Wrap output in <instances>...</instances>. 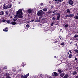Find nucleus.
<instances>
[{"mask_svg": "<svg viewBox=\"0 0 78 78\" xmlns=\"http://www.w3.org/2000/svg\"><path fill=\"white\" fill-rule=\"evenodd\" d=\"M15 18H22L23 16H22V10L21 9L19 10L16 12V16L15 17Z\"/></svg>", "mask_w": 78, "mask_h": 78, "instance_id": "f257e3e1", "label": "nucleus"}, {"mask_svg": "<svg viewBox=\"0 0 78 78\" xmlns=\"http://www.w3.org/2000/svg\"><path fill=\"white\" fill-rule=\"evenodd\" d=\"M44 14V12L42 10H40L37 13V15L38 16H40L39 18V20H41V19L43 17V14Z\"/></svg>", "mask_w": 78, "mask_h": 78, "instance_id": "f03ea898", "label": "nucleus"}, {"mask_svg": "<svg viewBox=\"0 0 78 78\" xmlns=\"http://www.w3.org/2000/svg\"><path fill=\"white\" fill-rule=\"evenodd\" d=\"M57 16V18H56V20H60V17H61V14L60 13H54V15H56Z\"/></svg>", "mask_w": 78, "mask_h": 78, "instance_id": "7ed1b4c3", "label": "nucleus"}, {"mask_svg": "<svg viewBox=\"0 0 78 78\" xmlns=\"http://www.w3.org/2000/svg\"><path fill=\"white\" fill-rule=\"evenodd\" d=\"M29 75H30V74L29 73H28L27 74L24 75V76L23 75H22L21 76V78H28V76H29Z\"/></svg>", "mask_w": 78, "mask_h": 78, "instance_id": "20e7f679", "label": "nucleus"}, {"mask_svg": "<svg viewBox=\"0 0 78 78\" xmlns=\"http://www.w3.org/2000/svg\"><path fill=\"white\" fill-rule=\"evenodd\" d=\"M52 75L53 76H57L59 75V74L56 72H54L53 73H52Z\"/></svg>", "mask_w": 78, "mask_h": 78, "instance_id": "39448f33", "label": "nucleus"}, {"mask_svg": "<svg viewBox=\"0 0 78 78\" xmlns=\"http://www.w3.org/2000/svg\"><path fill=\"white\" fill-rule=\"evenodd\" d=\"M33 10L32 9H29L27 11V12L29 14H31V13H32V12H33Z\"/></svg>", "mask_w": 78, "mask_h": 78, "instance_id": "423d86ee", "label": "nucleus"}, {"mask_svg": "<svg viewBox=\"0 0 78 78\" xmlns=\"http://www.w3.org/2000/svg\"><path fill=\"white\" fill-rule=\"evenodd\" d=\"M10 74L9 73H6L5 74L6 78H11V77L10 76Z\"/></svg>", "mask_w": 78, "mask_h": 78, "instance_id": "0eeeda50", "label": "nucleus"}, {"mask_svg": "<svg viewBox=\"0 0 78 78\" xmlns=\"http://www.w3.org/2000/svg\"><path fill=\"white\" fill-rule=\"evenodd\" d=\"M68 3L70 5H72L73 4V1L72 0H70L69 1Z\"/></svg>", "mask_w": 78, "mask_h": 78, "instance_id": "6e6552de", "label": "nucleus"}, {"mask_svg": "<svg viewBox=\"0 0 78 78\" xmlns=\"http://www.w3.org/2000/svg\"><path fill=\"white\" fill-rule=\"evenodd\" d=\"M4 6L3 7V9H8V7L6 5L5 6V4L3 5Z\"/></svg>", "mask_w": 78, "mask_h": 78, "instance_id": "1a4fd4ad", "label": "nucleus"}, {"mask_svg": "<svg viewBox=\"0 0 78 78\" xmlns=\"http://www.w3.org/2000/svg\"><path fill=\"white\" fill-rule=\"evenodd\" d=\"M64 75H65V73H62L60 74V76L62 78V77H63L64 76Z\"/></svg>", "mask_w": 78, "mask_h": 78, "instance_id": "9d476101", "label": "nucleus"}, {"mask_svg": "<svg viewBox=\"0 0 78 78\" xmlns=\"http://www.w3.org/2000/svg\"><path fill=\"white\" fill-rule=\"evenodd\" d=\"M10 24H11V25H16V23L15 21L12 22L10 23Z\"/></svg>", "mask_w": 78, "mask_h": 78, "instance_id": "9b49d317", "label": "nucleus"}, {"mask_svg": "<svg viewBox=\"0 0 78 78\" xmlns=\"http://www.w3.org/2000/svg\"><path fill=\"white\" fill-rule=\"evenodd\" d=\"M22 64L21 65V66L22 67H24L25 66H26L27 65V64L26 63H24V62L22 63Z\"/></svg>", "mask_w": 78, "mask_h": 78, "instance_id": "f8f14e48", "label": "nucleus"}, {"mask_svg": "<svg viewBox=\"0 0 78 78\" xmlns=\"http://www.w3.org/2000/svg\"><path fill=\"white\" fill-rule=\"evenodd\" d=\"M4 14L5 12L3 11L0 12V15H1V16H3V15H4Z\"/></svg>", "mask_w": 78, "mask_h": 78, "instance_id": "ddd939ff", "label": "nucleus"}, {"mask_svg": "<svg viewBox=\"0 0 78 78\" xmlns=\"http://www.w3.org/2000/svg\"><path fill=\"white\" fill-rule=\"evenodd\" d=\"M69 77V75L68 74H66L63 77V78H67Z\"/></svg>", "mask_w": 78, "mask_h": 78, "instance_id": "4468645a", "label": "nucleus"}, {"mask_svg": "<svg viewBox=\"0 0 78 78\" xmlns=\"http://www.w3.org/2000/svg\"><path fill=\"white\" fill-rule=\"evenodd\" d=\"M74 19H76V20H78V14H77L76 16H75L74 17Z\"/></svg>", "mask_w": 78, "mask_h": 78, "instance_id": "2eb2a0df", "label": "nucleus"}, {"mask_svg": "<svg viewBox=\"0 0 78 78\" xmlns=\"http://www.w3.org/2000/svg\"><path fill=\"white\" fill-rule=\"evenodd\" d=\"M42 10H43V11L46 12V11H47V9L44 8Z\"/></svg>", "mask_w": 78, "mask_h": 78, "instance_id": "dca6fc26", "label": "nucleus"}, {"mask_svg": "<svg viewBox=\"0 0 78 78\" xmlns=\"http://www.w3.org/2000/svg\"><path fill=\"white\" fill-rule=\"evenodd\" d=\"M5 32H7L8 31V28L6 27L5 28Z\"/></svg>", "mask_w": 78, "mask_h": 78, "instance_id": "f3484780", "label": "nucleus"}, {"mask_svg": "<svg viewBox=\"0 0 78 78\" xmlns=\"http://www.w3.org/2000/svg\"><path fill=\"white\" fill-rule=\"evenodd\" d=\"M66 11L68 13H70V9H67L66 10Z\"/></svg>", "mask_w": 78, "mask_h": 78, "instance_id": "a211bd4d", "label": "nucleus"}, {"mask_svg": "<svg viewBox=\"0 0 78 78\" xmlns=\"http://www.w3.org/2000/svg\"><path fill=\"white\" fill-rule=\"evenodd\" d=\"M7 6L8 7V8H11V6H12V5H11V4H9Z\"/></svg>", "mask_w": 78, "mask_h": 78, "instance_id": "6ab92c4d", "label": "nucleus"}, {"mask_svg": "<svg viewBox=\"0 0 78 78\" xmlns=\"http://www.w3.org/2000/svg\"><path fill=\"white\" fill-rule=\"evenodd\" d=\"M75 16V15L73 14H69V17H74Z\"/></svg>", "mask_w": 78, "mask_h": 78, "instance_id": "aec40b11", "label": "nucleus"}, {"mask_svg": "<svg viewBox=\"0 0 78 78\" xmlns=\"http://www.w3.org/2000/svg\"><path fill=\"white\" fill-rule=\"evenodd\" d=\"M77 74V72L76 71H74L73 73V75H76Z\"/></svg>", "mask_w": 78, "mask_h": 78, "instance_id": "412c9836", "label": "nucleus"}, {"mask_svg": "<svg viewBox=\"0 0 78 78\" xmlns=\"http://www.w3.org/2000/svg\"><path fill=\"white\" fill-rule=\"evenodd\" d=\"M58 71L60 73H62V71H61V69H58Z\"/></svg>", "mask_w": 78, "mask_h": 78, "instance_id": "4be33fe9", "label": "nucleus"}, {"mask_svg": "<svg viewBox=\"0 0 78 78\" xmlns=\"http://www.w3.org/2000/svg\"><path fill=\"white\" fill-rule=\"evenodd\" d=\"M56 20V18L55 17H53L52 18V20L53 21L55 20Z\"/></svg>", "mask_w": 78, "mask_h": 78, "instance_id": "5701e85b", "label": "nucleus"}, {"mask_svg": "<svg viewBox=\"0 0 78 78\" xmlns=\"http://www.w3.org/2000/svg\"><path fill=\"white\" fill-rule=\"evenodd\" d=\"M72 56V54H70L69 55V58H71V57Z\"/></svg>", "mask_w": 78, "mask_h": 78, "instance_id": "b1692460", "label": "nucleus"}, {"mask_svg": "<svg viewBox=\"0 0 78 78\" xmlns=\"http://www.w3.org/2000/svg\"><path fill=\"white\" fill-rule=\"evenodd\" d=\"M74 51H75L77 53H78V50L77 49H75L74 50Z\"/></svg>", "mask_w": 78, "mask_h": 78, "instance_id": "393cba45", "label": "nucleus"}, {"mask_svg": "<svg viewBox=\"0 0 78 78\" xmlns=\"http://www.w3.org/2000/svg\"><path fill=\"white\" fill-rule=\"evenodd\" d=\"M65 17H66V18H67V17H70V15H66L65 16Z\"/></svg>", "mask_w": 78, "mask_h": 78, "instance_id": "a878e982", "label": "nucleus"}, {"mask_svg": "<svg viewBox=\"0 0 78 78\" xmlns=\"http://www.w3.org/2000/svg\"><path fill=\"white\" fill-rule=\"evenodd\" d=\"M63 0H58L57 1L58 2H62Z\"/></svg>", "mask_w": 78, "mask_h": 78, "instance_id": "bb28decb", "label": "nucleus"}, {"mask_svg": "<svg viewBox=\"0 0 78 78\" xmlns=\"http://www.w3.org/2000/svg\"><path fill=\"white\" fill-rule=\"evenodd\" d=\"M68 26H69V25L68 24H66L65 25L64 27H66V28H67L68 27Z\"/></svg>", "mask_w": 78, "mask_h": 78, "instance_id": "cd10ccee", "label": "nucleus"}, {"mask_svg": "<svg viewBox=\"0 0 78 78\" xmlns=\"http://www.w3.org/2000/svg\"><path fill=\"white\" fill-rule=\"evenodd\" d=\"M40 5H41V6H44V4L41 3L40 4Z\"/></svg>", "mask_w": 78, "mask_h": 78, "instance_id": "c85d7f7f", "label": "nucleus"}, {"mask_svg": "<svg viewBox=\"0 0 78 78\" xmlns=\"http://www.w3.org/2000/svg\"><path fill=\"white\" fill-rule=\"evenodd\" d=\"M5 14H8V13H9V12H8V11H5Z\"/></svg>", "mask_w": 78, "mask_h": 78, "instance_id": "c756f323", "label": "nucleus"}, {"mask_svg": "<svg viewBox=\"0 0 78 78\" xmlns=\"http://www.w3.org/2000/svg\"><path fill=\"white\" fill-rule=\"evenodd\" d=\"M51 25L52 27H53V23L52 22L51 23Z\"/></svg>", "mask_w": 78, "mask_h": 78, "instance_id": "7c9ffc66", "label": "nucleus"}, {"mask_svg": "<svg viewBox=\"0 0 78 78\" xmlns=\"http://www.w3.org/2000/svg\"><path fill=\"white\" fill-rule=\"evenodd\" d=\"M77 37H78V35H75L74 36V37L75 38H76Z\"/></svg>", "mask_w": 78, "mask_h": 78, "instance_id": "2f4dec72", "label": "nucleus"}, {"mask_svg": "<svg viewBox=\"0 0 78 78\" xmlns=\"http://www.w3.org/2000/svg\"><path fill=\"white\" fill-rule=\"evenodd\" d=\"M6 22L8 23H10V21H6Z\"/></svg>", "mask_w": 78, "mask_h": 78, "instance_id": "473e14b6", "label": "nucleus"}, {"mask_svg": "<svg viewBox=\"0 0 78 78\" xmlns=\"http://www.w3.org/2000/svg\"><path fill=\"white\" fill-rule=\"evenodd\" d=\"M26 27H27V28H29L30 27V25L28 24H27L26 25Z\"/></svg>", "mask_w": 78, "mask_h": 78, "instance_id": "72a5a7b5", "label": "nucleus"}, {"mask_svg": "<svg viewBox=\"0 0 78 78\" xmlns=\"http://www.w3.org/2000/svg\"><path fill=\"white\" fill-rule=\"evenodd\" d=\"M4 69H7V66H5L3 68Z\"/></svg>", "mask_w": 78, "mask_h": 78, "instance_id": "f704fd0d", "label": "nucleus"}, {"mask_svg": "<svg viewBox=\"0 0 78 78\" xmlns=\"http://www.w3.org/2000/svg\"><path fill=\"white\" fill-rule=\"evenodd\" d=\"M52 12H51V11H50V12H48V14H51V13Z\"/></svg>", "mask_w": 78, "mask_h": 78, "instance_id": "c9c22d12", "label": "nucleus"}, {"mask_svg": "<svg viewBox=\"0 0 78 78\" xmlns=\"http://www.w3.org/2000/svg\"><path fill=\"white\" fill-rule=\"evenodd\" d=\"M36 22H41V20H37L36 21Z\"/></svg>", "mask_w": 78, "mask_h": 78, "instance_id": "e433bc0d", "label": "nucleus"}, {"mask_svg": "<svg viewBox=\"0 0 78 78\" xmlns=\"http://www.w3.org/2000/svg\"><path fill=\"white\" fill-rule=\"evenodd\" d=\"M64 44V42H62L61 43V45H63Z\"/></svg>", "mask_w": 78, "mask_h": 78, "instance_id": "4c0bfd02", "label": "nucleus"}, {"mask_svg": "<svg viewBox=\"0 0 78 78\" xmlns=\"http://www.w3.org/2000/svg\"><path fill=\"white\" fill-rule=\"evenodd\" d=\"M13 20H14V21H16V20H17V19H13Z\"/></svg>", "mask_w": 78, "mask_h": 78, "instance_id": "58836bf2", "label": "nucleus"}, {"mask_svg": "<svg viewBox=\"0 0 78 78\" xmlns=\"http://www.w3.org/2000/svg\"><path fill=\"white\" fill-rule=\"evenodd\" d=\"M2 22H6V20H2Z\"/></svg>", "mask_w": 78, "mask_h": 78, "instance_id": "ea45409f", "label": "nucleus"}, {"mask_svg": "<svg viewBox=\"0 0 78 78\" xmlns=\"http://www.w3.org/2000/svg\"><path fill=\"white\" fill-rule=\"evenodd\" d=\"M39 76H40V77H41L42 78V74H40Z\"/></svg>", "mask_w": 78, "mask_h": 78, "instance_id": "a19ab883", "label": "nucleus"}, {"mask_svg": "<svg viewBox=\"0 0 78 78\" xmlns=\"http://www.w3.org/2000/svg\"><path fill=\"white\" fill-rule=\"evenodd\" d=\"M69 51L70 52V53H71V54H72V51H71V50H69Z\"/></svg>", "mask_w": 78, "mask_h": 78, "instance_id": "79ce46f5", "label": "nucleus"}, {"mask_svg": "<svg viewBox=\"0 0 78 78\" xmlns=\"http://www.w3.org/2000/svg\"><path fill=\"white\" fill-rule=\"evenodd\" d=\"M55 12H56V10H54V11H52V13H55Z\"/></svg>", "mask_w": 78, "mask_h": 78, "instance_id": "37998d69", "label": "nucleus"}, {"mask_svg": "<svg viewBox=\"0 0 78 78\" xmlns=\"http://www.w3.org/2000/svg\"><path fill=\"white\" fill-rule=\"evenodd\" d=\"M75 59L76 61H77V58L76 57L75 58Z\"/></svg>", "mask_w": 78, "mask_h": 78, "instance_id": "c03bdc74", "label": "nucleus"}, {"mask_svg": "<svg viewBox=\"0 0 78 78\" xmlns=\"http://www.w3.org/2000/svg\"><path fill=\"white\" fill-rule=\"evenodd\" d=\"M48 78H52V77H51V76H49Z\"/></svg>", "mask_w": 78, "mask_h": 78, "instance_id": "a18cd8bd", "label": "nucleus"}, {"mask_svg": "<svg viewBox=\"0 0 78 78\" xmlns=\"http://www.w3.org/2000/svg\"><path fill=\"white\" fill-rule=\"evenodd\" d=\"M76 78H78V76H76Z\"/></svg>", "mask_w": 78, "mask_h": 78, "instance_id": "49530a36", "label": "nucleus"}, {"mask_svg": "<svg viewBox=\"0 0 78 78\" xmlns=\"http://www.w3.org/2000/svg\"><path fill=\"white\" fill-rule=\"evenodd\" d=\"M77 44H76V46H77Z\"/></svg>", "mask_w": 78, "mask_h": 78, "instance_id": "de8ad7c7", "label": "nucleus"}, {"mask_svg": "<svg viewBox=\"0 0 78 78\" xmlns=\"http://www.w3.org/2000/svg\"><path fill=\"white\" fill-rule=\"evenodd\" d=\"M34 78H36V76H34Z\"/></svg>", "mask_w": 78, "mask_h": 78, "instance_id": "09e8293b", "label": "nucleus"}, {"mask_svg": "<svg viewBox=\"0 0 78 78\" xmlns=\"http://www.w3.org/2000/svg\"><path fill=\"white\" fill-rule=\"evenodd\" d=\"M56 2H57V0H54Z\"/></svg>", "mask_w": 78, "mask_h": 78, "instance_id": "8fccbe9b", "label": "nucleus"}, {"mask_svg": "<svg viewBox=\"0 0 78 78\" xmlns=\"http://www.w3.org/2000/svg\"><path fill=\"white\" fill-rule=\"evenodd\" d=\"M68 54L69 55V52H68Z\"/></svg>", "mask_w": 78, "mask_h": 78, "instance_id": "3c124183", "label": "nucleus"}, {"mask_svg": "<svg viewBox=\"0 0 78 78\" xmlns=\"http://www.w3.org/2000/svg\"><path fill=\"white\" fill-rule=\"evenodd\" d=\"M60 40H62V39H61V38H60Z\"/></svg>", "mask_w": 78, "mask_h": 78, "instance_id": "603ef678", "label": "nucleus"}, {"mask_svg": "<svg viewBox=\"0 0 78 78\" xmlns=\"http://www.w3.org/2000/svg\"><path fill=\"white\" fill-rule=\"evenodd\" d=\"M5 31V29L4 30V29L3 30V31Z\"/></svg>", "mask_w": 78, "mask_h": 78, "instance_id": "864d4df0", "label": "nucleus"}, {"mask_svg": "<svg viewBox=\"0 0 78 78\" xmlns=\"http://www.w3.org/2000/svg\"><path fill=\"white\" fill-rule=\"evenodd\" d=\"M56 56H54V58H56Z\"/></svg>", "mask_w": 78, "mask_h": 78, "instance_id": "5fc2aeb1", "label": "nucleus"}, {"mask_svg": "<svg viewBox=\"0 0 78 78\" xmlns=\"http://www.w3.org/2000/svg\"><path fill=\"white\" fill-rule=\"evenodd\" d=\"M19 4H20V3L19 2Z\"/></svg>", "mask_w": 78, "mask_h": 78, "instance_id": "6e6d98bb", "label": "nucleus"}, {"mask_svg": "<svg viewBox=\"0 0 78 78\" xmlns=\"http://www.w3.org/2000/svg\"><path fill=\"white\" fill-rule=\"evenodd\" d=\"M0 70H1V69H0Z\"/></svg>", "mask_w": 78, "mask_h": 78, "instance_id": "4d7b16f0", "label": "nucleus"}]
</instances>
